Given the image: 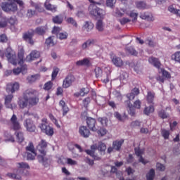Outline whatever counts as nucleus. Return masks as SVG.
I'll return each instance as SVG.
<instances>
[{
  "label": "nucleus",
  "instance_id": "nucleus-25",
  "mask_svg": "<svg viewBox=\"0 0 180 180\" xmlns=\"http://www.w3.org/2000/svg\"><path fill=\"white\" fill-rule=\"evenodd\" d=\"M39 79H40V75H31L27 77V81L29 84H33V82H36Z\"/></svg>",
  "mask_w": 180,
  "mask_h": 180
},
{
  "label": "nucleus",
  "instance_id": "nucleus-41",
  "mask_svg": "<svg viewBox=\"0 0 180 180\" xmlns=\"http://www.w3.org/2000/svg\"><path fill=\"white\" fill-rule=\"evenodd\" d=\"M114 117H116L117 120H120V122H124V119H126V116H122L118 112H114Z\"/></svg>",
  "mask_w": 180,
  "mask_h": 180
},
{
  "label": "nucleus",
  "instance_id": "nucleus-45",
  "mask_svg": "<svg viewBox=\"0 0 180 180\" xmlns=\"http://www.w3.org/2000/svg\"><path fill=\"white\" fill-rule=\"evenodd\" d=\"M162 136L165 139V140H168L169 139V131L166 129L162 130Z\"/></svg>",
  "mask_w": 180,
  "mask_h": 180
},
{
  "label": "nucleus",
  "instance_id": "nucleus-21",
  "mask_svg": "<svg viewBox=\"0 0 180 180\" xmlns=\"http://www.w3.org/2000/svg\"><path fill=\"white\" fill-rule=\"evenodd\" d=\"M139 94H140V90H139L137 88H134L131 90V93L127 94V98L129 101H133V99H134V98H136Z\"/></svg>",
  "mask_w": 180,
  "mask_h": 180
},
{
  "label": "nucleus",
  "instance_id": "nucleus-29",
  "mask_svg": "<svg viewBox=\"0 0 180 180\" xmlns=\"http://www.w3.org/2000/svg\"><path fill=\"white\" fill-rule=\"evenodd\" d=\"M114 13L117 18H122V16H124V13H126V10L123 8H116Z\"/></svg>",
  "mask_w": 180,
  "mask_h": 180
},
{
  "label": "nucleus",
  "instance_id": "nucleus-48",
  "mask_svg": "<svg viewBox=\"0 0 180 180\" xmlns=\"http://www.w3.org/2000/svg\"><path fill=\"white\" fill-rule=\"evenodd\" d=\"M45 43L46 46H54V41H53L52 37H49L48 39H46Z\"/></svg>",
  "mask_w": 180,
  "mask_h": 180
},
{
  "label": "nucleus",
  "instance_id": "nucleus-35",
  "mask_svg": "<svg viewBox=\"0 0 180 180\" xmlns=\"http://www.w3.org/2000/svg\"><path fill=\"white\" fill-rule=\"evenodd\" d=\"M153 112H154V106L153 105L146 107L143 110L144 115H146L147 116H148V115H150V113H153Z\"/></svg>",
  "mask_w": 180,
  "mask_h": 180
},
{
  "label": "nucleus",
  "instance_id": "nucleus-33",
  "mask_svg": "<svg viewBox=\"0 0 180 180\" xmlns=\"http://www.w3.org/2000/svg\"><path fill=\"white\" fill-rule=\"evenodd\" d=\"M155 176V171L153 169H151L146 174V179L147 180H153Z\"/></svg>",
  "mask_w": 180,
  "mask_h": 180
},
{
  "label": "nucleus",
  "instance_id": "nucleus-7",
  "mask_svg": "<svg viewBox=\"0 0 180 180\" xmlns=\"http://www.w3.org/2000/svg\"><path fill=\"white\" fill-rule=\"evenodd\" d=\"M42 123L39 125V127L47 136H53L54 134V129L53 127L47 125V120L46 118L42 119Z\"/></svg>",
  "mask_w": 180,
  "mask_h": 180
},
{
  "label": "nucleus",
  "instance_id": "nucleus-62",
  "mask_svg": "<svg viewBox=\"0 0 180 180\" xmlns=\"http://www.w3.org/2000/svg\"><path fill=\"white\" fill-rule=\"evenodd\" d=\"M49 118L51 119V121H53V122L55 123L56 126H57L58 127H60V124H58V122H57V119H56L54 117V115L52 114L49 115Z\"/></svg>",
  "mask_w": 180,
  "mask_h": 180
},
{
  "label": "nucleus",
  "instance_id": "nucleus-12",
  "mask_svg": "<svg viewBox=\"0 0 180 180\" xmlns=\"http://www.w3.org/2000/svg\"><path fill=\"white\" fill-rule=\"evenodd\" d=\"M135 154L137 157H139V162L146 165V164H148V160L144 159L143 158V154H144V150L140 149L139 148H135Z\"/></svg>",
  "mask_w": 180,
  "mask_h": 180
},
{
  "label": "nucleus",
  "instance_id": "nucleus-10",
  "mask_svg": "<svg viewBox=\"0 0 180 180\" xmlns=\"http://www.w3.org/2000/svg\"><path fill=\"white\" fill-rule=\"evenodd\" d=\"M19 83L14 82V83H8L6 86V92L8 94H15L16 91H19Z\"/></svg>",
  "mask_w": 180,
  "mask_h": 180
},
{
  "label": "nucleus",
  "instance_id": "nucleus-50",
  "mask_svg": "<svg viewBox=\"0 0 180 180\" xmlns=\"http://www.w3.org/2000/svg\"><path fill=\"white\" fill-rule=\"evenodd\" d=\"M159 116L161 119H167V117H168V113H167L165 110H162L159 112Z\"/></svg>",
  "mask_w": 180,
  "mask_h": 180
},
{
  "label": "nucleus",
  "instance_id": "nucleus-3",
  "mask_svg": "<svg viewBox=\"0 0 180 180\" xmlns=\"http://www.w3.org/2000/svg\"><path fill=\"white\" fill-rule=\"evenodd\" d=\"M46 148H47V142L44 140H41L37 147V150L40 153L37 158L38 161L45 166L50 164V160L49 158H47V155H46Z\"/></svg>",
  "mask_w": 180,
  "mask_h": 180
},
{
  "label": "nucleus",
  "instance_id": "nucleus-57",
  "mask_svg": "<svg viewBox=\"0 0 180 180\" xmlns=\"http://www.w3.org/2000/svg\"><path fill=\"white\" fill-rule=\"evenodd\" d=\"M130 18H133L132 22H136L137 20V16H139V13L132 11L129 14Z\"/></svg>",
  "mask_w": 180,
  "mask_h": 180
},
{
  "label": "nucleus",
  "instance_id": "nucleus-49",
  "mask_svg": "<svg viewBox=\"0 0 180 180\" xmlns=\"http://www.w3.org/2000/svg\"><path fill=\"white\" fill-rule=\"evenodd\" d=\"M51 88H53V82H48L44 84V89H45V91H50Z\"/></svg>",
  "mask_w": 180,
  "mask_h": 180
},
{
  "label": "nucleus",
  "instance_id": "nucleus-20",
  "mask_svg": "<svg viewBox=\"0 0 180 180\" xmlns=\"http://www.w3.org/2000/svg\"><path fill=\"white\" fill-rule=\"evenodd\" d=\"M111 61L112 64L115 65V67H118V68L123 67V65L124 64L123 63V60H122V58L116 56H112L111 57Z\"/></svg>",
  "mask_w": 180,
  "mask_h": 180
},
{
  "label": "nucleus",
  "instance_id": "nucleus-6",
  "mask_svg": "<svg viewBox=\"0 0 180 180\" xmlns=\"http://www.w3.org/2000/svg\"><path fill=\"white\" fill-rule=\"evenodd\" d=\"M0 57L1 58H6L8 59V63H11V64H13V65H16L18 64V60H16V54L11 48H7L6 51H0Z\"/></svg>",
  "mask_w": 180,
  "mask_h": 180
},
{
  "label": "nucleus",
  "instance_id": "nucleus-52",
  "mask_svg": "<svg viewBox=\"0 0 180 180\" xmlns=\"http://www.w3.org/2000/svg\"><path fill=\"white\" fill-rule=\"evenodd\" d=\"M97 133L99 136H103L108 133V130H106L105 128H101L99 130H98Z\"/></svg>",
  "mask_w": 180,
  "mask_h": 180
},
{
  "label": "nucleus",
  "instance_id": "nucleus-11",
  "mask_svg": "<svg viewBox=\"0 0 180 180\" xmlns=\"http://www.w3.org/2000/svg\"><path fill=\"white\" fill-rule=\"evenodd\" d=\"M75 82V77L72 75H68L63 83V88H70L72 83Z\"/></svg>",
  "mask_w": 180,
  "mask_h": 180
},
{
  "label": "nucleus",
  "instance_id": "nucleus-2",
  "mask_svg": "<svg viewBox=\"0 0 180 180\" xmlns=\"http://www.w3.org/2000/svg\"><path fill=\"white\" fill-rule=\"evenodd\" d=\"M1 3V8L4 12H18V5L23 6L25 3L22 0H7Z\"/></svg>",
  "mask_w": 180,
  "mask_h": 180
},
{
  "label": "nucleus",
  "instance_id": "nucleus-24",
  "mask_svg": "<svg viewBox=\"0 0 180 180\" xmlns=\"http://www.w3.org/2000/svg\"><path fill=\"white\" fill-rule=\"evenodd\" d=\"M44 7L46 11H51V12H57V6L52 5L50 3L45 2Z\"/></svg>",
  "mask_w": 180,
  "mask_h": 180
},
{
  "label": "nucleus",
  "instance_id": "nucleus-26",
  "mask_svg": "<svg viewBox=\"0 0 180 180\" xmlns=\"http://www.w3.org/2000/svg\"><path fill=\"white\" fill-rule=\"evenodd\" d=\"M148 61L150 64H152L153 65H154V67H156V68H160V66L161 65V63H160L158 59L155 58H149Z\"/></svg>",
  "mask_w": 180,
  "mask_h": 180
},
{
  "label": "nucleus",
  "instance_id": "nucleus-47",
  "mask_svg": "<svg viewBox=\"0 0 180 180\" xmlns=\"http://www.w3.org/2000/svg\"><path fill=\"white\" fill-rule=\"evenodd\" d=\"M136 5L139 9H146V3L143 1H137Z\"/></svg>",
  "mask_w": 180,
  "mask_h": 180
},
{
  "label": "nucleus",
  "instance_id": "nucleus-4",
  "mask_svg": "<svg viewBox=\"0 0 180 180\" xmlns=\"http://www.w3.org/2000/svg\"><path fill=\"white\" fill-rule=\"evenodd\" d=\"M89 1L91 4H93L89 6L90 15H91V16H94L95 18H103L105 15V11L96 6V5H101V3H96L94 0H89Z\"/></svg>",
  "mask_w": 180,
  "mask_h": 180
},
{
  "label": "nucleus",
  "instance_id": "nucleus-46",
  "mask_svg": "<svg viewBox=\"0 0 180 180\" xmlns=\"http://www.w3.org/2000/svg\"><path fill=\"white\" fill-rule=\"evenodd\" d=\"M16 137L18 143H22L23 140H25V137L23 136V133L18 132L16 134Z\"/></svg>",
  "mask_w": 180,
  "mask_h": 180
},
{
  "label": "nucleus",
  "instance_id": "nucleus-42",
  "mask_svg": "<svg viewBox=\"0 0 180 180\" xmlns=\"http://www.w3.org/2000/svg\"><path fill=\"white\" fill-rule=\"evenodd\" d=\"M25 52L23 50H21L20 52H18V58H19V62L18 64L20 65H22L23 64V57H24Z\"/></svg>",
  "mask_w": 180,
  "mask_h": 180
},
{
  "label": "nucleus",
  "instance_id": "nucleus-53",
  "mask_svg": "<svg viewBox=\"0 0 180 180\" xmlns=\"http://www.w3.org/2000/svg\"><path fill=\"white\" fill-rule=\"evenodd\" d=\"M127 51L129 54H131V56H137V51H136L133 47L127 48Z\"/></svg>",
  "mask_w": 180,
  "mask_h": 180
},
{
  "label": "nucleus",
  "instance_id": "nucleus-16",
  "mask_svg": "<svg viewBox=\"0 0 180 180\" xmlns=\"http://www.w3.org/2000/svg\"><path fill=\"white\" fill-rule=\"evenodd\" d=\"M86 124L89 129L91 130V131H96V130H98V129H96V120L95 119L92 117H88L86 119Z\"/></svg>",
  "mask_w": 180,
  "mask_h": 180
},
{
  "label": "nucleus",
  "instance_id": "nucleus-5",
  "mask_svg": "<svg viewBox=\"0 0 180 180\" xmlns=\"http://www.w3.org/2000/svg\"><path fill=\"white\" fill-rule=\"evenodd\" d=\"M18 169L15 171V174L8 173L7 175L9 178L12 179L21 180L22 176H23V172L25 169L29 168V165L26 162H20L18 163Z\"/></svg>",
  "mask_w": 180,
  "mask_h": 180
},
{
  "label": "nucleus",
  "instance_id": "nucleus-8",
  "mask_svg": "<svg viewBox=\"0 0 180 180\" xmlns=\"http://www.w3.org/2000/svg\"><path fill=\"white\" fill-rule=\"evenodd\" d=\"M26 154L27 160H34L36 158V150H34V146L33 143L30 142L28 146L26 147Z\"/></svg>",
  "mask_w": 180,
  "mask_h": 180
},
{
  "label": "nucleus",
  "instance_id": "nucleus-13",
  "mask_svg": "<svg viewBox=\"0 0 180 180\" xmlns=\"http://www.w3.org/2000/svg\"><path fill=\"white\" fill-rule=\"evenodd\" d=\"M24 126L28 131L33 132L36 130V125L31 119H27L24 122Z\"/></svg>",
  "mask_w": 180,
  "mask_h": 180
},
{
  "label": "nucleus",
  "instance_id": "nucleus-30",
  "mask_svg": "<svg viewBox=\"0 0 180 180\" xmlns=\"http://www.w3.org/2000/svg\"><path fill=\"white\" fill-rule=\"evenodd\" d=\"M59 105H60V106H61V108L63 110V115H67V113H68V110H70V109L68 108V106H67V105L65 104V101L61 100L59 102Z\"/></svg>",
  "mask_w": 180,
  "mask_h": 180
},
{
  "label": "nucleus",
  "instance_id": "nucleus-44",
  "mask_svg": "<svg viewBox=\"0 0 180 180\" xmlns=\"http://www.w3.org/2000/svg\"><path fill=\"white\" fill-rule=\"evenodd\" d=\"M98 121L102 124V126H108V118L106 117H99Z\"/></svg>",
  "mask_w": 180,
  "mask_h": 180
},
{
  "label": "nucleus",
  "instance_id": "nucleus-55",
  "mask_svg": "<svg viewBox=\"0 0 180 180\" xmlns=\"http://www.w3.org/2000/svg\"><path fill=\"white\" fill-rule=\"evenodd\" d=\"M115 4H116V0H106V5L110 8H113Z\"/></svg>",
  "mask_w": 180,
  "mask_h": 180
},
{
  "label": "nucleus",
  "instance_id": "nucleus-19",
  "mask_svg": "<svg viewBox=\"0 0 180 180\" xmlns=\"http://www.w3.org/2000/svg\"><path fill=\"white\" fill-rule=\"evenodd\" d=\"M79 133L80 136H82V137H84V139H88L91 135V131L85 126H82L79 128Z\"/></svg>",
  "mask_w": 180,
  "mask_h": 180
},
{
  "label": "nucleus",
  "instance_id": "nucleus-63",
  "mask_svg": "<svg viewBox=\"0 0 180 180\" xmlns=\"http://www.w3.org/2000/svg\"><path fill=\"white\" fill-rule=\"evenodd\" d=\"M129 75L126 72H122L120 76V81H126Z\"/></svg>",
  "mask_w": 180,
  "mask_h": 180
},
{
  "label": "nucleus",
  "instance_id": "nucleus-40",
  "mask_svg": "<svg viewBox=\"0 0 180 180\" xmlns=\"http://www.w3.org/2000/svg\"><path fill=\"white\" fill-rule=\"evenodd\" d=\"M96 29L98 32H103L104 25L102 20H98L96 23Z\"/></svg>",
  "mask_w": 180,
  "mask_h": 180
},
{
  "label": "nucleus",
  "instance_id": "nucleus-58",
  "mask_svg": "<svg viewBox=\"0 0 180 180\" xmlns=\"http://www.w3.org/2000/svg\"><path fill=\"white\" fill-rule=\"evenodd\" d=\"M128 113L131 116H134L136 115V108H134V107H129Z\"/></svg>",
  "mask_w": 180,
  "mask_h": 180
},
{
  "label": "nucleus",
  "instance_id": "nucleus-36",
  "mask_svg": "<svg viewBox=\"0 0 180 180\" xmlns=\"http://www.w3.org/2000/svg\"><path fill=\"white\" fill-rule=\"evenodd\" d=\"M141 19H144L146 20H154V18H153V15L151 14H148L146 13H143L141 15Z\"/></svg>",
  "mask_w": 180,
  "mask_h": 180
},
{
  "label": "nucleus",
  "instance_id": "nucleus-51",
  "mask_svg": "<svg viewBox=\"0 0 180 180\" xmlns=\"http://www.w3.org/2000/svg\"><path fill=\"white\" fill-rule=\"evenodd\" d=\"M67 164H68V165H78V162H77L76 160H74L71 158H68L67 159Z\"/></svg>",
  "mask_w": 180,
  "mask_h": 180
},
{
  "label": "nucleus",
  "instance_id": "nucleus-27",
  "mask_svg": "<svg viewBox=\"0 0 180 180\" xmlns=\"http://www.w3.org/2000/svg\"><path fill=\"white\" fill-rule=\"evenodd\" d=\"M154 98H155V93H154V91H148L146 96L148 103H153V102H154Z\"/></svg>",
  "mask_w": 180,
  "mask_h": 180
},
{
  "label": "nucleus",
  "instance_id": "nucleus-14",
  "mask_svg": "<svg viewBox=\"0 0 180 180\" xmlns=\"http://www.w3.org/2000/svg\"><path fill=\"white\" fill-rule=\"evenodd\" d=\"M10 122L11 127L13 129V130H20V124L19 123V121H18V117H16V115H13Z\"/></svg>",
  "mask_w": 180,
  "mask_h": 180
},
{
  "label": "nucleus",
  "instance_id": "nucleus-43",
  "mask_svg": "<svg viewBox=\"0 0 180 180\" xmlns=\"http://www.w3.org/2000/svg\"><path fill=\"white\" fill-rule=\"evenodd\" d=\"M96 146L94 145L91 146V150H86V153L89 155H91V157H94L95 155V152L94 151V150H96Z\"/></svg>",
  "mask_w": 180,
  "mask_h": 180
},
{
  "label": "nucleus",
  "instance_id": "nucleus-54",
  "mask_svg": "<svg viewBox=\"0 0 180 180\" xmlns=\"http://www.w3.org/2000/svg\"><path fill=\"white\" fill-rule=\"evenodd\" d=\"M94 71L96 78H99L102 75V69L101 68H96Z\"/></svg>",
  "mask_w": 180,
  "mask_h": 180
},
{
  "label": "nucleus",
  "instance_id": "nucleus-31",
  "mask_svg": "<svg viewBox=\"0 0 180 180\" xmlns=\"http://www.w3.org/2000/svg\"><path fill=\"white\" fill-rule=\"evenodd\" d=\"M76 65L77 67H81V65H89V59L84 58L83 60H80L76 62Z\"/></svg>",
  "mask_w": 180,
  "mask_h": 180
},
{
  "label": "nucleus",
  "instance_id": "nucleus-32",
  "mask_svg": "<svg viewBox=\"0 0 180 180\" xmlns=\"http://www.w3.org/2000/svg\"><path fill=\"white\" fill-rule=\"evenodd\" d=\"M97 149L101 154H105V151H106V144L100 142L97 146Z\"/></svg>",
  "mask_w": 180,
  "mask_h": 180
},
{
  "label": "nucleus",
  "instance_id": "nucleus-59",
  "mask_svg": "<svg viewBox=\"0 0 180 180\" xmlns=\"http://www.w3.org/2000/svg\"><path fill=\"white\" fill-rule=\"evenodd\" d=\"M58 71H60L58 68L53 69L52 72V79H56V78L57 77V75H58Z\"/></svg>",
  "mask_w": 180,
  "mask_h": 180
},
{
  "label": "nucleus",
  "instance_id": "nucleus-23",
  "mask_svg": "<svg viewBox=\"0 0 180 180\" xmlns=\"http://www.w3.org/2000/svg\"><path fill=\"white\" fill-rule=\"evenodd\" d=\"M171 60H172V61H174L175 63L180 64V51H177L174 52L171 56Z\"/></svg>",
  "mask_w": 180,
  "mask_h": 180
},
{
  "label": "nucleus",
  "instance_id": "nucleus-64",
  "mask_svg": "<svg viewBox=\"0 0 180 180\" xmlns=\"http://www.w3.org/2000/svg\"><path fill=\"white\" fill-rule=\"evenodd\" d=\"M88 92H89V91L88 90V89L86 88H82L80 91V96H85V95H86V94H88Z\"/></svg>",
  "mask_w": 180,
  "mask_h": 180
},
{
  "label": "nucleus",
  "instance_id": "nucleus-37",
  "mask_svg": "<svg viewBox=\"0 0 180 180\" xmlns=\"http://www.w3.org/2000/svg\"><path fill=\"white\" fill-rule=\"evenodd\" d=\"M56 37L58 39H59V40H65L67 39V37H68V33H67L66 32H60V33H58Z\"/></svg>",
  "mask_w": 180,
  "mask_h": 180
},
{
  "label": "nucleus",
  "instance_id": "nucleus-34",
  "mask_svg": "<svg viewBox=\"0 0 180 180\" xmlns=\"http://www.w3.org/2000/svg\"><path fill=\"white\" fill-rule=\"evenodd\" d=\"M67 23H69V25H72L75 27H78V23H77V21L74 18L69 17L66 19Z\"/></svg>",
  "mask_w": 180,
  "mask_h": 180
},
{
  "label": "nucleus",
  "instance_id": "nucleus-9",
  "mask_svg": "<svg viewBox=\"0 0 180 180\" xmlns=\"http://www.w3.org/2000/svg\"><path fill=\"white\" fill-rule=\"evenodd\" d=\"M123 143H124V141H123V139L114 141L112 142V146H110L108 148L107 153H108V154H110V153H113L114 150L119 151L120 148H122Z\"/></svg>",
  "mask_w": 180,
  "mask_h": 180
},
{
  "label": "nucleus",
  "instance_id": "nucleus-15",
  "mask_svg": "<svg viewBox=\"0 0 180 180\" xmlns=\"http://www.w3.org/2000/svg\"><path fill=\"white\" fill-rule=\"evenodd\" d=\"M33 36H34V31H29L23 34L22 38L27 43L34 44V41H33Z\"/></svg>",
  "mask_w": 180,
  "mask_h": 180
},
{
  "label": "nucleus",
  "instance_id": "nucleus-38",
  "mask_svg": "<svg viewBox=\"0 0 180 180\" xmlns=\"http://www.w3.org/2000/svg\"><path fill=\"white\" fill-rule=\"evenodd\" d=\"M6 26H8V18L2 17L0 19V27H6Z\"/></svg>",
  "mask_w": 180,
  "mask_h": 180
},
{
  "label": "nucleus",
  "instance_id": "nucleus-39",
  "mask_svg": "<svg viewBox=\"0 0 180 180\" xmlns=\"http://www.w3.org/2000/svg\"><path fill=\"white\" fill-rule=\"evenodd\" d=\"M53 23H56L58 25H61V23H63V17L56 15L53 18Z\"/></svg>",
  "mask_w": 180,
  "mask_h": 180
},
{
  "label": "nucleus",
  "instance_id": "nucleus-1",
  "mask_svg": "<svg viewBox=\"0 0 180 180\" xmlns=\"http://www.w3.org/2000/svg\"><path fill=\"white\" fill-rule=\"evenodd\" d=\"M39 103V91L33 89H27L24 92L23 100L19 101L18 105L21 109L27 106H36Z\"/></svg>",
  "mask_w": 180,
  "mask_h": 180
},
{
  "label": "nucleus",
  "instance_id": "nucleus-17",
  "mask_svg": "<svg viewBox=\"0 0 180 180\" xmlns=\"http://www.w3.org/2000/svg\"><path fill=\"white\" fill-rule=\"evenodd\" d=\"M40 57V52L37 51H32L30 54H29L26 58L25 60L28 63H30L32 61H34L36 58H39Z\"/></svg>",
  "mask_w": 180,
  "mask_h": 180
},
{
  "label": "nucleus",
  "instance_id": "nucleus-61",
  "mask_svg": "<svg viewBox=\"0 0 180 180\" xmlns=\"http://www.w3.org/2000/svg\"><path fill=\"white\" fill-rule=\"evenodd\" d=\"M134 107L135 109H141V101L140 100H137L134 103Z\"/></svg>",
  "mask_w": 180,
  "mask_h": 180
},
{
  "label": "nucleus",
  "instance_id": "nucleus-28",
  "mask_svg": "<svg viewBox=\"0 0 180 180\" xmlns=\"http://www.w3.org/2000/svg\"><path fill=\"white\" fill-rule=\"evenodd\" d=\"M95 40L94 39H88L84 43L82 44V49L83 50H86L88 47H90V46H92V44H94Z\"/></svg>",
  "mask_w": 180,
  "mask_h": 180
},
{
  "label": "nucleus",
  "instance_id": "nucleus-18",
  "mask_svg": "<svg viewBox=\"0 0 180 180\" xmlns=\"http://www.w3.org/2000/svg\"><path fill=\"white\" fill-rule=\"evenodd\" d=\"M82 30L83 32H86L87 33L92 32L94 30V23L91 21H85L82 25Z\"/></svg>",
  "mask_w": 180,
  "mask_h": 180
},
{
  "label": "nucleus",
  "instance_id": "nucleus-22",
  "mask_svg": "<svg viewBox=\"0 0 180 180\" xmlns=\"http://www.w3.org/2000/svg\"><path fill=\"white\" fill-rule=\"evenodd\" d=\"M34 32V33H37V34H39V36H43V34H44L46 32H47V27H38L35 29Z\"/></svg>",
  "mask_w": 180,
  "mask_h": 180
},
{
  "label": "nucleus",
  "instance_id": "nucleus-60",
  "mask_svg": "<svg viewBox=\"0 0 180 180\" xmlns=\"http://www.w3.org/2000/svg\"><path fill=\"white\" fill-rule=\"evenodd\" d=\"M76 16L79 18H85L86 14H85V12H84V11H79L77 12Z\"/></svg>",
  "mask_w": 180,
  "mask_h": 180
},
{
  "label": "nucleus",
  "instance_id": "nucleus-56",
  "mask_svg": "<svg viewBox=\"0 0 180 180\" xmlns=\"http://www.w3.org/2000/svg\"><path fill=\"white\" fill-rule=\"evenodd\" d=\"M161 72L162 74V76L165 77V78H171V74L169 73L168 71L161 69Z\"/></svg>",
  "mask_w": 180,
  "mask_h": 180
}]
</instances>
